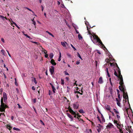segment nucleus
I'll use <instances>...</instances> for the list:
<instances>
[{
  "label": "nucleus",
  "mask_w": 133,
  "mask_h": 133,
  "mask_svg": "<svg viewBox=\"0 0 133 133\" xmlns=\"http://www.w3.org/2000/svg\"><path fill=\"white\" fill-rule=\"evenodd\" d=\"M117 104L118 105V106L119 107H120V103H119V102H118L117 103Z\"/></svg>",
  "instance_id": "47"
},
{
  "label": "nucleus",
  "mask_w": 133,
  "mask_h": 133,
  "mask_svg": "<svg viewBox=\"0 0 133 133\" xmlns=\"http://www.w3.org/2000/svg\"><path fill=\"white\" fill-rule=\"evenodd\" d=\"M97 127L98 128V129H97V131L98 132H99L101 131V128L99 126H97Z\"/></svg>",
  "instance_id": "21"
},
{
  "label": "nucleus",
  "mask_w": 133,
  "mask_h": 133,
  "mask_svg": "<svg viewBox=\"0 0 133 133\" xmlns=\"http://www.w3.org/2000/svg\"><path fill=\"white\" fill-rule=\"evenodd\" d=\"M64 101H65V100H67V102H69V100L68 99H67V98L65 97H64Z\"/></svg>",
  "instance_id": "31"
},
{
  "label": "nucleus",
  "mask_w": 133,
  "mask_h": 133,
  "mask_svg": "<svg viewBox=\"0 0 133 133\" xmlns=\"http://www.w3.org/2000/svg\"><path fill=\"white\" fill-rule=\"evenodd\" d=\"M32 90H35V87L34 86H32Z\"/></svg>",
  "instance_id": "59"
},
{
  "label": "nucleus",
  "mask_w": 133,
  "mask_h": 133,
  "mask_svg": "<svg viewBox=\"0 0 133 133\" xmlns=\"http://www.w3.org/2000/svg\"><path fill=\"white\" fill-rule=\"evenodd\" d=\"M77 118H80V117H81V115H78V114H77Z\"/></svg>",
  "instance_id": "44"
},
{
  "label": "nucleus",
  "mask_w": 133,
  "mask_h": 133,
  "mask_svg": "<svg viewBox=\"0 0 133 133\" xmlns=\"http://www.w3.org/2000/svg\"><path fill=\"white\" fill-rule=\"evenodd\" d=\"M106 72L107 73V76L109 77H110V75L109 72H108V68H107L106 69Z\"/></svg>",
  "instance_id": "18"
},
{
  "label": "nucleus",
  "mask_w": 133,
  "mask_h": 133,
  "mask_svg": "<svg viewBox=\"0 0 133 133\" xmlns=\"http://www.w3.org/2000/svg\"><path fill=\"white\" fill-rule=\"evenodd\" d=\"M116 101L117 102H120V101H121V99H118L117 98H116Z\"/></svg>",
  "instance_id": "33"
},
{
  "label": "nucleus",
  "mask_w": 133,
  "mask_h": 133,
  "mask_svg": "<svg viewBox=\"0 0 133 133\" xmlns=\"http://www.w3.org/2000/svg\"><path fill=\"white\" fill-rule=\"evenodd\" d=\"M117 96L118 98L119 99H120V94L119 93H117Z\"/></svg>",
  "instance_id": "41"
},
{
  "label": "nucleus",
  "mask_w": 133,
  "mask_h": 133,
  "mask_svg": "<svg viewBox=\"0 0 133 133\" xmlns=\"http://www.w3.org/2000/svg\"><path fill=\"white\" fill-rule=\"evenodd\" d=\"M33 101H34V103H36V98H35V99H34Z\"/></svg>",
  "instance_id": "61"
},
{
  "label": "nucleus",
  "mask_w": 133,
  "mask_h": 133,
  "mask_svg": "<svg viewBox=\"0 0 133 133\" xmlns=\"http://www.w3.org/2000/svg\"><path fill=\"white\" fill-rule=\"evenodd\" d=\"M70 112L73 115H75L76 114V113L72 109H70L69 110Z\"/></svg>",
  "instance_id": "13"
},
{
  "label": "nucleus",
  "mask_w": 133,
  "mask_h": 133,
  "mask_svg": "<svg viewBox=\"0 0 133 133\" xmlns=\"http://www.w3.org/2000/svg\"><path fill=\"white\" fill-rule=\"evenodd\" d=\"M25 8L26 9H28V10H29L30 11H31L32 12V13H34V12L32 11L29 8H27V7H25Z\"/></svg>",
  "instance_id": "30"
},
{
  "label": "nucleus",
  "mask_w": 133,
  "mask_h": 133,
  "mask_svg": "<svg viewBox=\"0 0 133 133\" xmlns=\"http://www.w3.org/2000/svg\"><path fill=\"white\" fill-rule=\"evenodd\" d=\"M61 84L62 85H63L64 84V80L62 79H61Z\"/></svg>",
  "instance_id": "29"
},
{
  "label": "nucleus",
  "mask_w": 133,
  "mask_h": 133,
  "mask_svg": "<svg viewBox=\"0 0 133 133\" xmlns=\"http://www.w3.org/2000/svg\"><path fill=\"white\" fill-rule=\"evenodd\" d=\"M73 108L75 109H77L79 107V104L77 103V102H76L75 104H73Z\"/></svg>",
  "instance_id": "7"
},
{
  "label": "nucleus",
  "mask_w": 133,
  "mask_h": 133,
  "mask_svg": "<svg viewBox=\"0 0 133 133\" xmlns=\"http://www.w3.org/2000/svg\"><path fill=\"white\" fill-rule=\"evenodd\" d=\"M78 37L79 39H81L82 38V37L81 36V35L79 34L78 35Z\"/></svg>",
  "instance_id": "22"
},
{
  "label": "nucleus",
  "mask_w": 133,
  "mask_h": 133,
  "mask_svg": "<svg viewBox=\"0 0 133 133\" xmlns=\"http://www.w3.org/2000/svg\"><path fill=\"white\" fill-rule=\"evenodd\" d=\"M17 105H18V108L19 109H20V108H22L19 104H17Z\"/></svg>",
  "instance_id": "53"
},
{
  "label": "nucleus",
  "mask_w": 133,
  "mask_h": 133,
  "mask_svg": "<svg viewBox=\"0 0 133 133\" xmlns=\"http://www.w3.org/2000/svg\"><path fill=\"white\" fill-rule=\"evenodd\" d=\"M45 57L46 58H48V54H45Z\"/></svg>",
  "instance_id": "51"
},
{
  "label": "nucleus",
  "mask_w": 133,
  "mask_h": 133,
  "mask_svg": "<svg viewBox=\"0 0 133 133\" xmlns=\"http://www.w3.org/2000/svg\"><path fill=\"white\" fill-rule=\"evenodd\" d=\"M75 30L76 32V33H77V34H79V32L76 29H75Z\"/></svg>",
  "instance_id": "60"
},
{
  "label": "nucleus",
  "mask_w": 133,
  "mask_h": 133,
  "mask_svg": "<svg viewBox=\"0 0 133 133\" xmlns=\"http://www.w3.org/2000/svg\"><path fill=\"white\" fill-rule=\"evenodd\" d=\"M46 32L48 33L49 35L52 36L53 37H54V36L50 32L48 31H46Z\"/></svg>",
  "instance_id": "26"
},
{
  "label": "nucleus",
  "mask_w": 133,
  "mask_h": 133,
  "mask_svg": "<svg viewBox=\"0 0 133 133\" xmlns=\"http://www.w3.org/2000/svg\"><path fill=\"white\" fill-rule=\"evenodd\" d=\"M67 115L71 119V121H72L73 119V117L69 114L67 113Z\"/></svg>",
  "instance_id": "14"
},
{
  "label": "nucleus",
  "mask_w": 133,
  "mask_h": 133,
  "mask_svg": "<svg viewBox=\"0 0 133 133\" xmlns=\"http://www.w3.org/2000/svg\"><path fill=\"white\" fill-rule=\"evenodd\" d=\"M97 111H98V112H99L100 114H102L101 113V112L100 111V110H99V109L98 108L97 109Z\"/></svg>",
  "instance_id": "56"
},
{
  "label": "nucleus",
  "mask_w": 133,
  "mask_h": 133,
  "mask_svg": "<svg viewBox=\"0 0 133 133\" xmlns=\"http://www.w3.org/2000/svg\"><path fill=\"white\" fill-rule=\"evenodd\" d=\"M117 127L119 128L121 127V125L120 124H119L118 123L117 124Z\"/></svg>",
  "instance_id": "38"
},
{
  "label": "nucleus",
  "mask_w": 133,
  "mask_h": 133,
  "mask_svg": "<svg viewBox=\"0 0 133 133\" xmlns=\"http://www.w3.org/2000/svg\"><path fill=\"white\" fill-rule=\"evenodd\" d=\"M114 126L110 123H109L106 126V128L108 129H110L111 128H114Z\"/></svg>",
  "instance_id": "5"
},
{
  "label": "nucleus",
  "mask_w": 133,
  "mask_h": 133,
  "mask_svg": "<svg viewBox=\"0 0 133 133\" xmlns=\"http://www.w3.org/2000/svg\"><path fill=\"white\" fill-rule=\"evenodd\" d=\"M1 51L3 53V54L4 55V52H5L3 50H2Z\"/></svg>",
  "instance_id": "43"
},
{
  "label": "nucleus",
  "mask_w": 133,
  "mask_h": 133,
  "mask_svg": "<svg viewBox=\"0 0 133 133\" xmlns=\"http://www.w3.org/2000/svg\"><path fill=\"white\" fill-rule=\"evenodd\" d=\"M50 62L53 65H55L56 64V63L55 62L54 60L53 59H51Z\"/></svg>",
  "instance_id": "12"
},
{
  "label": "nucleus",
  "mask_w": 133,
  "mask_h": 133,
  "mask_svg": "<svg viewBox=\"0 0 133 133\" xmlns=\"http://www.w3.org/2000/svg\"><path fill=\"white\" fill-rule=\"evenodd\" d=\"M118 80L119 81V84L120 85L118 87L119 89L120 90H121L122 89L125 88V87L123 82V77H118Z\"/></svg>",
  "instance_id": "1"
},
{
  "label": "nucleus",
  "mask_w": 133,
  "mask_h": 133,
  "mask_svg": "<svg viewBox=\"0 0 133 133\" xmlns=\"http://www.w3.org/2000/svg\"><path fill=\"white\" fill-rule=\"evenodd\" d=\"M125 88H124V89H122L121 90H120L121 91H122L123 93V98L125 99V102H127V99L128 102L129 103V100H128V95L127 92H125ZM129 105H130L129 103Z\"/></svg>",
  "instance_id": "2"
},
{
  "label": "nucleus",
  "mask_w": 133,
  "mask_h": 133,
  "mask_svg": "<svg viewBox=\"0 0 133 133\" xmlns=\"http://www.w3.org/2000/svg\"><path fill=\"white\" fill-rule=\"evenodd\" d=\"M76 64L77 65H78L80 63V62L79 61H76Z\"/></svg>",
  "instance_id": "46"
},
{
  "label": "nucleus",
  "mask_w": 133,
  "mask_h": 133,
  "mask_svg": "<svg viewBox=\"0 0 133 133\" xmlns=\"http://www.w3.org/2000/svg\"><path fill=\"white\" fill-rule=\"evenodd\" d=\"M7 128L9 129V130H11L12 127H11L10 125H9V124H7Z\"/></svg>",
  "instance_id": "17"
},
{
  "label": "nucleus",
  "mask_w": 133,
  "mask_h": 133,
  "mask_svg": "<svg viewBox=\"0 0 133 133\" xmlns=\"http://www.w3.org/2000/svg\"><path fill=\"white\" fill-rule=\"evenodd\" d=\"M114 123L116 124H117L118 123H117V121L116 120H114Z\"/></svg>",
  "instance_id": "36"
},
{
  "label": "nucleus",
  "mask_w": 133,
  "mask_h": 133,
  "mask_svg": "<svg viewBox=\"0 0 133 133\" xmlns=\"http://www.w3.org/2000/svg\"><path fill=\"white\" fill-rule=\"evenodd\" d=\"M0 107V111L1 112H5V109L7 108H8V106L4 103L3 102L1 103Z\"/></svg>",
  "instance_id": "4"
},
{
  "label": "nucleus",
  "mask_w": 133,
  "mask_h": 133,
  "mask_svg": "<svg viewBox=\"0 0 133 133\" xmlns=\"http://www.w3.org/2000/svg\"><path fill=\"white\" fill-rule=\"evenodd\" d=\"M53 53H51L49 55V57L50 59H52L53 56Z\"/></svg>",
  "instance_id": "23"
},
{
  "label": "nucleus",
  "mask_w": 133,
  "mask_h": 133,
  "mask_svg": "<svg viewBox=\"0 0 133 133\" xmlns=\"http://www.w3.org/2000/svg\"><path fill=\"white\" fill-rule=\"evenodd\" d=\"M75 94H76V93L79 94V93H80V92L78 91H75Z\"/></svg>",
  "instance_id": "49"
},
{
  "label": "nucleus",
  "mask_w": 133,
  "mask_h": 133,
  "mask_svg": "<svg viewBox=\"0 0 133 133\" xmlns=\"http://www.w3.org/2000/svg\"><path fill=\"white\" fill-rule=\"evenodd\" d=\"M51 68L49 69V71L51 75H52L54 72V67L53 66H51Z\"/></svg>",
  "instance_id": "6"
},
{
  "label": "nucleus",
  "mask_w": 133,
  "mask_h": 133,
  "mask_svg": "<svg viewBox=\"0 0 133 133\" xmlns=\"http://www.w3.org/2000/svg\"><path fill=\"white\" fill-rule=\"evenodd\" d=\"M66 79L67 80V81H69V77H66Z\"/></svg>",
  "instance_id": "63"
},
{
  "label": "nucleus",
  "mask_w": 133,
  "mask_h": 133,
  "mask_svg": "<svg viewBox=\"0 0 133 133\" xmlns=\"http://www.w3.org/2000/svg\"><path fill=\"white\" fill-rule=\"evenodd\" d=\"M71 46L72 47V48H73L74 49V50H76V48H75V47L73 46V45L72 44H71Z\"/></svg>",
  "instance_id": "37"
},
{
  "label": "nucleus",
  "mask_w": 133,
  "mask_h": 133,
  "mask_svg": "<svg viewBox=\"0 0 133 133\" xmlns=\"http://www.w3.org/2000/svg\"><path fill=\"white\" fill-rule=\"evenodd\" d=\"M15 85L17 86H18V84L17 82V81H16V78H15Z\"/></svg>",
  "instance_id": "39"
},
{
  "label": "nucleus",
  "mask_w": 133,
  "mask_h": 133,
  "mask_svg": "<svg viewBox=\"0 0 133 133\" xmlns=\"http://www.w3.org/2000/svg\"><path fill=\"white\" fill-rule=\"evenodd\" d=\"M109 64H110V66H114L115 65V64H114L113 63H111V62H110Z\"/></svg>",
  "instance_id": "35"
},
{
  "label": "nucleus",
  "mask_w": 133,
  "mask_h": 133,
  "mask_svg": "<svg viewBox=\"0 0 133 133\" xmlns=\"http://www.w3.org/2000/svg\"><path fill=\"white\" fill-rule=\"evenodd\" d=\"M66 55H67V56L69 57H70V58H71V55L69 54L68 53H67L66 54Z\"/></svg>",
  "instance_id": "34"
},
{
  "label": "nucleus",
  "mask_w": 133,
  "mask_h": 133,
  "mask_svg": "<svg viewBox=\"0 0 133 133\" xmlns=\"http://www.w3.org/2000/svg\"><path fill=\"white\" fill-rule=\"evenodd\" d=\"M98 83L100 84H101L103 83V81L102 77H100L99 78Z\"/></svg>",
  "instance_id": "11"
},
{
  "label": "nucleus",
  "mask_w": 133,
  "mask_h": 133,
  "mask_svg": "<svg viewBox=\"0 0 133 133\" xmlns=\"http://www.w3.org/2000/svg\"><path fill=\"white\" fill-rule=\"evenodd\" d=\"M6 51H7L8 54L9 55V56L10 57H11V56L10 55V54L9 53V52L8 51V50H6Z\"/></svg>",
  "instance_id": "58"
},
{
  "label": "nucleus",
  "mask_w": 133,
  "mask_h": 133,
  "mask_svg": "<svg viewBox=\"0 0 133 133\" xmlns=\"http://www.w3.org/2000/svg\"><path fill=\"white\" fill-rule=\"evenodd\" d=\"M110 84L111 85L112 87H113V84L112 82H110Z\"/></svg>",
  "instance_id": "55"
},
{
  "label": "nucleus",
  "mask_w": 133,
  "mask_h": 133,
  "mask_svg": "<svg viewBox=\"0 0 133 133\" xmlns=\"http://www.w3.org/2000/svg\"><path fill=\"white\" fill-rule=\"evenodd\" d=\"M77 56L79 58H80L82 60V59L81 56L79 54L78 52H77Z\"/></svg>",
  "instance_id": "27"
},
{
  "label": "nucleus",
  "mask_w": 133,
  "mask_h": 133,
  "mask_svg": "<svg viewBox=\"0 0 133 133\" xmlns=\"http://www.w3.org/2000/svg\"><path fill=\"white\" fill-rule=\"evenodd\" d=\"M34 82L36 84L37 83V82L36 81V79H35V78H34Z\"/></svg>",
  "instance_id": "57"
},
{
  "label": "nucleus",
  "mask_w": 133,
  "mask_h": 133,
  "mask_svg": "<svg viewBox=\"0 0 133 133\" xmlns=\"http://www.w3.org/2000/svg\"><path fill=\"white\" fill-rule=\"evenodd\" d=\"M77 119H78L79 121H81L83 123L84 122V121H83V119H82L81 118H78Z\"/></svg>",
  "instance_id": "32"
},
{
  "label": "nucleus",
  "mask_w": 133,
  "mask_h": 133,
  "mask_svg": "<svg viewBox=\"0 0 133 133\" xmlns=\"http://www.w3.org/2000/svg\"><path fill=\"white\" fill-rule=\"evenodd\" d=\"M105 109L108 111H109L110 112L111 108L109 105H107L105 106Z\"/></svg>",
  "instance_id": "10"
},
{
  "label": "nucleus",
  "mask_w": 133,
  "mask_h": 133,
  "mask_svg": "<svg viewBox=\"0 0 133 133\" xmlns=\"http://www.w3.org/2000/svg\"><path fill=\"white\" fill-rule=\"evenodd\" d=\"M3 102V98L2 97L1 98V103L2 102Z\"/></svg>",
  "instance_id": "52"
},
{
  "label": "nucleus",
  "mask_w": 133,
  "mask_h": 133,
  "mask_svg": "<svg viewBox=\"0 0 133 133\" xmlns=\"http://www.w3.org/2000/svg\"><path fill=\"white\" fill-rule=\"evenodd\" d=\"M52 89V91H53L54 92V93H55V90H56V89L55 88L54 89Z\"/></svg>",
  "instance_id": "45"
},
{
  "label": "nucleus",
  "mask_w": 133,
  "mask_h": 133,
  "mask_svg": "<svg viewBox=\"0 0 133 133\" xmlns=\"http://www.w3.org/2000/svg\"><path fill=\"white\" fill-rule=\"evenodd\" d=\"M110 93H111V94H112L113 93V92L112 91V89H111L110 90Z\"/></svg>",
  "instance_id": "62"
},
{
  "label": "nucleus",
  "mask_w": 133,
  "mask_h": 133,
  "mask_svg": "<svg viewBox=\"0 0 133 133\" xmlns=\"http://www.w3.org/2000/svg\"><path fill=\"white\" fill-rule=\"evenodd\" d=\"M114 71H114V75L115 76H116L117 77H118V78L119 75H118V74H117V72L115 71V70L114 69Z\"/></svg>",
  "instance_id": "24"
},
{
  "label": "nucleus",
  "mask_w": 133,
  "mask_h": 133,
  "mask_svg": "<svg viewBox=\"0 0 133 133\" xmlns=\"http://www.w3.org/2000/svg\"><path fill=\"white\" fill-rule=\"evenodd\" d=\"M0 17L1 18H3V20H4V19H3L4 18H5V17H4L3 16H2L1 15H0Z\"/></svg>",
  "instance_id": "48"
},
{
  "label": "nucleus",
  "mask_w": 133,
  "mask_h": 133,
  "mask_svg": "<svg viewBox=\"0 0 133 133\" xmlns=\"http://www.w3.org/2000/svg\"><path fill=\"white\" fill-rule=\"evenodd\" d=\"M93 36V38L94 39H96L97 40V42H98L100 44H101L102 45V47L103 48H105L106 49V48L104 46V45L103 44L101 40L100 39V38L98 37L97 35H95Z\"/></svg>",
  "instance_id": "3"
},
{
  "label": "nucleus",
  "mask_w": 133,
  "mask_h": 133,
  "mask_svg": "<svg viewBox=\"0 0 133 133\" xmlns=\"http://www.w3.org/2000/svg\"><path fill=\"white\" fill-rule=\"evenodd\" d=\"M116 116L118 119L119 120V119L120 118V116L117 114L116 115Z\"/></svg>",
  "instance_id": "42"
},
{
  "label": "nucleus",
  "mask_w": 133,
  "mask_h": 133,
  "mask_svg": "<svg viewBox=\"0 0 133 133\" xmlns=\"http://www.w3.org/2000/svg\"><path fill=\"white\" fill-rule=\"evenodd\" d=\"M3 115V116H4V117L5 116V115L4 114V113H1L0 114V118H1V115Z\"/></svg>",
  "instance_id": "40"
},
{
  "label": "nucleus",
  "mask_w": 133,
  "mask_h": 133,
  "mask_svg": "<svg viewBox=\"0 0 133 133\" xmlns=\"http://www.w3.org/2000/svg\"><path fill=\"white\" fill-rule=\"evenodd\" d=\"M101 118H102V121L103 122H105V120L104 119V117H103L102 114H101Z\"/></svg>",
  "instance_id": "19"
},
{
  "label": "nucleus",
  "mask_w": 133,
  "mask_h": 133,
  "mask_svg": "<svg viewBox=\"0 0 133 133\" xmlns=\"http://www.w3.org/2000/svg\"><path fill=\"white\" fill-rule=\"evenodd\" d=\"M87 30H88V32L89 33V35H90V37L91 38V39L92 38V34L91 33V32L89 31V30L88 29V26H87Z\"/></svg>",
  "instance_id": "15"
},
{
  "label": "nucleus",
  "mask_w": 133,
  "mask_h": 133,
  "mask_svg": "<svg viewBox=\"0 0 133 133\" xmlns=\"http://www.w3.org/2000/svg\"><path fill=\"white\" fill-rule=\"evenodd\" d=\"M3 97L4 98V101L5 102L7 99V95L6 93L5 92H4L3 93Z\"/></svg>",
  "instance_id": "8"
},
{
  "label": "nucleus",
  "mask_w": 133,
  "mask_h": 133,
  "mask_svg": "<svg viewBox=\"0 0 133 133\" xmlns=\"http://www.w3.org/2000/svg\"><path fill=\"white\" fill-rule=\"evenodd\" d=\"M61 44L64 47H65L66 46V44H67L66 42H61Z\"/></svg>",
  "instance_id": "16"
},
{
  "label": "nucleus",
  "mask_w": 133,
  "mask_h": 133,
  "mask_svg": "<svg viewBox=\"0 0 133 133\" xmlns=\"http://www.w3.org/2000/svg\"><path fill=\"white\" fill-rule=\"evenodd\" d=\"M117 70L118 73V75H119L118 77H122V75L121 74V71L119 67H118V69H117Z\"/></svg>",
  "instance_id": "9"
},
{
  "label": "nucleus",
  "mask_w": 133,
  "mask_h": 133,
  "mask_svg": "<svg viewBox=\"0 0 133 133\" xmlns=\"http://www.w3.org/2000/svg\"><path fill=\"white\" fill-rule=\"evenodd\" d=\"M1 40L4 43V39L3 38H2L1 39Z\"/></svg>",
  "instance_id": "64"
},
{
  "label": "nucleus",
  "mask_w": 133,
  "mask_h": 133,
  "mask_svg": "<svg viewBox=\"0 0 133 133\" xmlns=\"http://www.w3.org/2000/svg\"><path fill=\"white\" fill-rule=\"evenodd\" d=\"M97 118L98 119V120L100 122V123H101V120L100 119L98 115H97Z\"/></svg>",
  "instance_id": "28"
},
{
  "label": "nucleus",
  "mask_w": 133,
  "mask_h": 133,
  "mask_svg": "<svg viewBox=\"0 0 133 133\" xmlns=\"http://www.w3.org/2000/svg\"><path fill=\"white\" fill-rule=\"evenodd\" d=\"M13 129L15 130H18L19 129L18 128H15V127H14L13 128Z\"/></svg>",
  "instance_id": "50"
},
{
  "label": "nucleus",
  "mask_w": 133,
  "mask_h": 133,
  "mask_svg": "<svg viewBox=\"0 0 133 133\" xmlns=\"http://www.w3.org/2000/svg\"><path fill=\"white\" fill-rule=\"evenodd\" d=\"M113 110L114 111L115 113L116 114H119V112L117 111L116 109L114 108L113 109Z\"/></svg>",
  "instance_id": "20"
},
{
  "label": "nucleus",
  "mask_w": 133,
  "mask_h": 133,
  "mask_svg": "<svg viewBox=\"0 0 133 133\" xmlns=\"http://www.w3.org/2000/svg\"><path fill=\"white\" fill-rule=\"evenodd\" d=\"M79 112L81 113H84V112L82 109H81L79 111Z\"/></svg>",
  "instance_id": "25"
},
{
  "label": "nucleus",
  "mask_w": 133,
  "mask_h": 133,
  "mask_svg": "<svg viewBox=\"0 0 133 133\" xmlns=\"http://www.w3.org/2000/svg\"><path fill=\"white\" fill-rule=\"evenodd\" d=\"M33 42L34 44H37V45H38V44H39V43L36 42Z\"/></svg>",
  "instance_id": "54"
}]
</instances>
